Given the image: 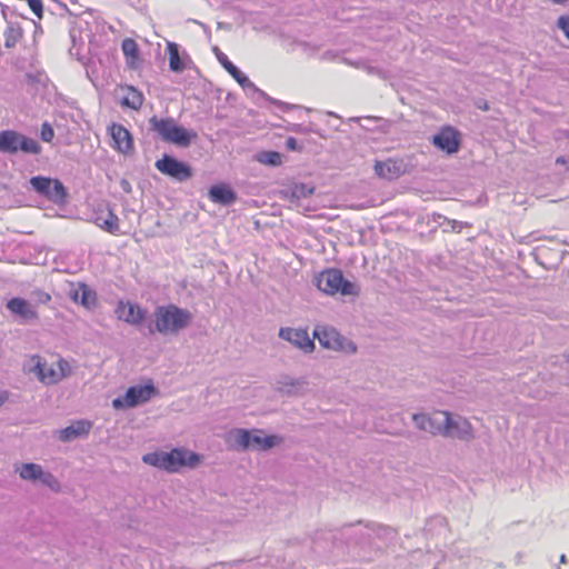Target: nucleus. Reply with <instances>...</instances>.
Listing matches in <instances>:
<instances>
[{"label":"nucleus","mask_w":569,"mask_h":569,"mask_svg":"<svg viewBox=\"0 0 569 569\" xmlns=\"http://www.w3.org/2000/svg\"><path fill=\"white\" fill-rule=\"evenodd\" d=\"M193 319L192 313L177 305L158 306L153 311V323L149 325V333L174 336L187 329Z\"/></svg>","instance_id":"f257e3e1"},{"label":"nucleus","mask_w":569,"mask_h":569,"mask_svg":"<svg viewBox=\"0 0 569 569\" xmlns=\"http://www.w3.org/2000/svg\"><path fill=\"white\" fill-rule=\"evenodd\" d=\"M142 461L168 472H178L183 467L194 469L200 463L201 456L186 448H173L170 451L146 453Z\"/></svg>","instance_id":"f03ea898"},{"label":"nucleus","mask_w":569,"mask_h":569,"mask_svg":"<svg viewBox=\"0 0 569 569\" xmlns=\"http://www.w3.org/2000/svg\"><path fill=\"white\" fill-rule=\"evenodd\" d=\"M412 421L417 429L432 436L455 438L460 436L459 423L455 421L448 411H433L431 413H413Z\"/></svg>","instance_id":"7ed1b4c3"},{"label":"nucleus","mask_w":569,"mask_h":569,"mask_svg":"<svg viewBox=\"0 0 569 569\" xmlns=\"http://www.w3.org/2000/svg\"><path fill=\"white\" fill-rule=\"evenodd\" d=\"M149 126L150 130L156 132L162 141L181 148L189 147L198 137L196 131L178 126L172 118H158L153 116L149 120Z\"/></svg>","instance_id":"20e7f679"},{"label":"nucleus","mask_w":569,"mask_h":569,"mask_svg":"<svg viewBox=\"0 0 569 569\" xmlns=\"http://www.w3.org/2000/svg\"><path fill=\"white\" fill-rule=\"evenodd\" d=\"M317 287L327 295L358 296L360 288L357 283L345 279L340 269L331 268L322 271L317 278Z\"/></svg>","instance_id":"39448f33"},{"label":"nucleus","mask_w":569,"mask_h":569,"mask_svg":"<svg viewBox=\"0 0 569 569\" xmlns=\"http://www.w3.org/2000/svg\"><path fill=\"white\" fill-rule=\"evenodd\" d=\"M31 361L33 362V367L29 370L44 385H56L69 377L72 372L70 363L62 358L50 365L42 360L40 356H33Z\"/></svg>","instance_id":"423d86ee"},{"label":"nucleus","mask_w":569,"mask_h":569,"mask_svg":"<svg viewBox=\"0 0 569 569\" xmlns=\"http://www.w3.org/2000/svg\"><path fill=\"white\" fill-rule=\"evenodd\" d=\"M19 150L26 153L38 154L41 151V146L37 140L13 130L0 132L1 152L16 153Z\"/></svg>","instance_id":"0eeeda50"},{"label":"nucleus","mask_w":569,"mask_h":569,"mask_svg":"<svg viewBox=\"0 0 569 569\" xmlns=\"http://www.w3.org/2000/svg\"><path fill=\"white\" fill-rule=\"evenodd\" d=\"M313 337L318 339L323 348L347 353L357 351V346L351 340L342 337L335 328L318 326L313 331Z\"/></svg>","instance_id":"6e6552de"},{"label":"nucleus","mask_w":569,"mask_h":569,"mask_svg":"<svg viewBox=\"0 0 569 569\" xmlns=\"http://www.w3.org/2000/svg\"><path fill=\"white\" fill-rule=\"evenodd\" d=\"M30 184L37 193L56 204L63 203L68 196L64 186L58 179L36 176L30 179Z\"/></svg>","instance_id":"1a4fd4ad"},{"label":"nucleus","mask_w":569,"mask_h":569,"mask_svg":"<svg viewBox=\"0 0 569 569\" xmlns=\"http://www.w3.org/2000/svg\"><path fill=\"white\" fill-rule=\"evenodd\" d=\"M156 393L157 389L152 383L132 386L126 391L123 397L113 399L112 406L114 409L133 408L149 401Z\"/></svg>","instance_id":"9d476101"},{"label":"nucleus","mask_w":569,"mask_h":569,"mask_svg":"<svg viewBox=\"0 0 569 569\" xmlns=\"http://www.w3.org/2000/svg\"><path fill=\"white\" fill-rule=\"evenodd\" d=\"M154 167L164 176H168L176 181L184 182L192 177L191 167L172 156L163 154V157L156 161Z\"/></svg>","instance_id":"9b49d317"},{"label":"nucleus","mask_w":569,"mask_h":569,"mask_svg":"<svg viewBox=\"0 0 569 569\" xmlns=\"http://www.w3.org/2000/svg\"><path fill=\"white\" fill-rule=\"evenodd\" d=\"M346 528H356V533L359 536L358 542L360 543L369 542L373 537L388 539L393 536V530L390 527L376 522L363 525L362 521H358L356 525H348Z\"/></svg>","instance_id":"f8f14e48"},{"label":"nucleus","mask_w":569,"mask_h":569,"mask_svg":"<svg viewBox=\"0 0 569 569\" xmlns=\"http://www.w3.org/2000/svg\"><path fill=\"white\" fill-rule=\"evenodd\" d=\"M279 337L290 342L296 348H299L305 353H310L315 350V342L309 337L307 329L282 327L279 330Z\"/></svg>","instance_id":"ddd939ff"},{"label":"nucleus","mask_w":569,"mask_h":569,"mask_svg":"<svg viewBox=\"0 0 569 569\" xmlns=\"http://www.w3.org/2000/svg\"><path fill=\"white\" fill-rule=\"evenodd\" d=\"M116 315L119 320H122L131 326H139L146 319L147 311L139 305L132 302H124L120 300L116 308Z\"/></svg>","instance_id":"4468645a"},{"label":"nucleus","mask_w":569,"mask_h":569,"mask_svg":"<svg viewBox=\"0 0 569 569\" xmlns=\"http://www.w3.org/2000/svg\"><path fill=\"white\" fill-rule=\"evenodd\" d=\"M218 61L221 66L232 76V78L244 89H251L256 92H259L264 96V92L260 91L254 83L242 72L240 71L229 59L228 57L219 50V48L213 49Z\"/></svg>","instance_id":"2eb2a0df"},{"label":"nucleus","mask_w":569,"mask_h":569,"mask_svg":"<svg viewBox=\"0 0 569 569\" xmlns=\"http://www.w3.org/2000/svg\"><path fill=\"white\" fill-rule=\"evenodd\" d=\"M432 142L438 149L451 154L459 150V132L451 127H445L432 137Z\"/></svg>","instance_id":"dca6fc26"},{"label":"nucleus","mask_w":569,"mask_h":569,"mask_svg":"<svg viewBox=\"0 0 569 569\" xmlns=\"http://www.w3.org/2000/svg\"><path fill=\"white\" fill-rule=\"evenodd\" d=\"M7 309L26 322L38 319V313L34 307L22 298H11L7 302Z\"/></svg>","instance_id":"f3484780"},{"label":"nucleus","mask_w":569,"mask_h":569,"mask_svg":"<svg viewBox=\"0 0 569 569\" xmlns=\"http://www.w3.org/2000/svg\"><path fill=\"white\" fill-rule=\"evenodd\" d=\"M375 173L380 178L393 180L405 173V164L402 161L393 159L377 161L375 163Z\"/></svg>","instance_id":"a211bd4d"},{"label":"nucleus","mask_w":569,"mask_h":569,"mask_svg":"<svg viewBox=\"0 0 569 569\" xmlns=\"http://www.w3.org/2000/svg\"><path fill=\"white\" fill-rule=\"evenodd\" d=\"M110 133L114 143L113 147L119 152L127 154L133 149L132 137L122 124L113 123L110 127Z\"/></svg>","instance_id":"6ab92c4d"},{"label":"nucleus","mask_w":569,"mask_h":569,"mask_svg":"<svg viewBox=\"0 0 569 569\" xmlns=\"http://www.w3.org/2000/svg\"><path fill=\"white\" fill-rule=\"evenodd\" d=\"M92 423L88 420H78L70 426L58 431V439L62 442H69L80 437L87 436L91 430Z\"/></svg>","instance_id":"aec40b11"},{"label":"nucleus","mask_w":569,"mask_h":569,"mask_svg":"<svg viewBox=\"0 0 569 569\" xmlns=\"http://www.w3.org/2000/svg\"><path fill=\"white\" fill-rule=\"evenodd\" d=\"M208 196L212 202L221 206H231L237 200V193L226 183L213 184Z\"/></svg>","instance_id":"412c9836"},{"label":"nucleus","mask_w":569,"mask_h":569,"mask_svg":"<svg viewBox=\"0 0 569 569\" xmlns=\"http://www.w3.org/2000/svg\"><path fill=\"white\" fill-rule=\"evenodd\" d=\"M167 51L169 54L170 70L177 73L183 72L191 62L189 56L186 52L180 54L179 46L174 42H168Z\"/></svg>","instance_id":"4be33fe9"},{"label":"nucleus","mask_w":569,"mask_h":569,"mask_svg":"<svg viewBox=\"0 0 569 569\" xmlns=\"http://www.w3.org/2000/svg\"><path fill=\"white\" fill-rule=\"evenodd\" d=\"M261 430H256L254 433L250 432V448L258 450H268L281 442L278 436H262Z\"/></svg>","instance_id":"5701e85b"},{"label":"nucleus","mask_w":569,"mask_h":569,"mask_svg":"<svg viewBox=\"0 0 569 569\" xmlns=\"http://www.w3.org/2000/svg\"><path fill=\"white\" fill-rule=\"evenodd\" d=\"M71 298L73 301L81 303L88 309L94 307L97 302L96 293L84 283H79V286L72 290Z\"/></svg>","instance_id":"b1692460"},{"label":"nucleus","mask_w":569,"mask_h":569,"mask_svg":"<svg viewBox=\"0 0 569 569\" xmlns=\"http://www.w3.org/2000/svg\"><path fill=\"white\" fill-rule=\"evenodd\" d=\"M228 443L238 450L250 448V431L242 428L232 429L227 437Z\"/></svg>","instance_id":"393cba45"},{"label":"nucleus","mask_w":569,"mask_h":569,"mask_svg":"<svg viewBox=\"0 0 569 569\" xmlns=\"http://www.w3.org/2000/svg\"><path fill=\"white\" fill-rule=\"evenodd\" d=\"M315 191V187L306 184V183H293L286 191L289 194V199L291 202H298L301 199L308 198Z\"/></svg>","instance_id":"a878e982"},{"label":"nucleus","mask_w":569,"mask_h":569,"mask_svg":"<svg viewBox=\"0 0 569 569\" xmlns=\"http://www.w3.org/2000/svg\"><path fill=\"white\" fill-rule=\"evenodd\" d=\"M42 467L40 465L29 462L22 463L20 468L17 469L19 476L23 480L37 482L42 472Z\"/></svg>","instance_id":"bb28decb"},{"label":"nucleus","mask_w":569,"mask_h":569,"mask_svg":"<svg viewBox=\"0 0 569 569\" xmlns=\"http://www.w3.org/2000/svg\"><path fill=\"white\" fill-rule=\"evenodd\" d=\"M142 103V93L133 87H128L126 96L121 99V104L133 110H138Z\"/></svg>","instance_id":"cd10ccee"},{"label":"nucleus","mask_w":569,"mask_h":569,"mask_svg":"<svg viewBox=\"0 0 569 569\" xmlns=\"http://www.w3.org/2000/svg\"><path fill=\"white\" fill-rule=\"evenodd\" d=\"M96 223L103 230L117 234L119 232V218L111 211L108 210L107 217H97Z\"/></svg>","instance_id":"c85d7f7f"},{"label":"nucleus","mask_w":569,"mask_h":569,"mask_svg":"<svg viewBox=\"0 0 569 569\" xmlns=\"http://www.w3.org/2000/svg\"><path fill=\"white\" fill-rule=\"evenodd\" d=\"M258 161L268 166H279L282 162V156L277 151H263L259 153Z\"/></svg>","instance_id":"c756f323"},{"label":"nucleus","mask_w":569,"mask_h":569,"mask_svg":"<svg viewBox=\"0 0 569 569\" xmlns=\"http://www.w3.org/2000/svg\"><path fill=\"white\" fill-rule=\"evenodd\" d=\"M121 49L127 58L136 60L139 56V48L133 39L127 38L122 41Z\"/></svg>","instance_id":"7c9ffc66"},{"label":"nucleus","mask_w":569,"mask_h":569,"mask_svg":"<svg viewBox=\"0 0 569 569\" xmlns=\"http://www.w3.org/2000/svg\"><path fill=\"white\" fill-rule=\"evenodd\" d=\"M38 481L53 491H58L60 489L59 480L49 471L42 470Z\"/></svg>","instance_id":"2f4dec72"},{"label":"nucleus","mask_w":569,"mask_h":569,"mask_svg":"<svg viewBox=\"0 0 569 569\" xmlns=\"http://www.w3.org/2000/svg\"><path fill=\"white\" fill-rule=\"evenodd\" d=\"M21 37V32L18 28L9 26L4 31V46L6 48H12L16 46Z\"/></svg>","instance_id":"473e14b6"},{"label":"nucleus","mask_w":569,"mask_h":569,"mask_svg":"<svg viewBox=\"0 0 569 569\" xmlns=\"http://www.w3.org/2000/svg\"><path fill=\"white\" fill-rule=\"evenodd\" d=\"M433 528H439L440 531H445L446 530L445 518L437 516V517L429 519L426 523L425 531L427 533H430Z\"/></svg>","instance_id":"72a5a7b5"},{"label":"nucleus","mask_w":569,"mask_h":569,"mask_svg":"<svg viewBox=\"0 0 569 569\" xmlns=\"http://www.w3.org/2000/svg\"><path fill=\"white\" fill-rule=\"evenodd\" d=\"M40 134H41V139L44 142H51L54 137V131L48 122H44L41 126Z\"/></svg>","instance_id":"f704fd0d"},{"label":"nucleus","mask_w":569,"mask_h":569,"mask_svg":"<svg viewBox=\"0 0 569 569\" xmlns=\"http://www.w3.org/2000/svg\"><path fill=\"white\" fill-rule=\"evenodd\" d=\"M356 66L359 67V68L365 69L369 74H377V76H379L381 78L385 77V73H383V71L381 69H379L377 67H373V66H370L367 62H358Z\"/></svg>","instance_id":"c9c22d12"},{"label":"nucleus","mask_w":569,"mask_h":569,"mask_svg":"<svg viewBox=\"0 0 569 569\" xmlns=\"http://www.w3.org/2000/svg\"><path fill=\"white\" fill-rule=\"evenodd\" d=\"M558 27L563 31L566 38L569 40V17H560L558 19Z\"/></svg>","instance_id":"e433bc0d"},{"label":"nucleus","mask_w":569,"mask_h":569,"mask_svg":"<svg viewBox=\"0 0 569 569\" xmlns=\"http://www.w3.org/2000/svg\"><path fill=\"white\" fill-rule=\"evenodd\" d=\"M38 303L46 305L51 300V296L44 291L37 290L33 292Z\"/></svg>","instance_id":"4c0bfd02"},{"label":"nucleus","mask_w":569,"mask_h":569,"mask_svg":"<svg viewBox=\"0 0 569 569\" xmlns=\"http://www.w3.org/2000/svg\"><path fill=\"white\" fill-rule=\"evenodd\" d=\"M268 100L276 104L277 107H279L282 111H288V110H291L293 108H296V106L293 104H290V103H287V102H283V101H280V100H277V99H273V98H269L268 97Z\"/></svg>","instance_id":"58836bf2"},{"label":"nucleus","mask_w":569,"mask_h":569,"mask_svg":"<svg viewBox=\"0 0 569 569\" xmlns=\"http://www.w3.org/2000/svg\"><path fill=\"white\" fill-rule=\"evenodd\" d=\"M70 38L72 40V47L70 48V54L72 56H79L80 54V50L79 48L77 47V36H76V31L74 29H72L70 31Z\"/></svg>","instance_id":"ea45409f"},{"label":"nucleus","mask_w":569,"mask_h":569,"mask_svg":"<svg viewBox=\"0 0 569 569\" xmlns=\"http://www.w3.org/2000/svg\"><path fill=\"white\" fill-rule=\"evenodd\" d=\"M31 10L39 17H42V10H43V2H28Z\"/></svg>","instance_id":"a19ab883"},{"label":"nucleus","mask_w":569,"mask_h":569,"mask_svg":"<svg viewBox=\"0 0 569 569\" xmlns=\"http://www.w3.org/2000/svg\"><path fill=\"white\" fill-rule=\"evenodd\" d=\"M286 147L288 150H292V151H296V150H299L300 147L298 146V141L296 138L293 137H289L286 141Z\"/></svg>","instance_id":"79ce46f5"},{"label":"nucleus","mask_w":569,"mask_h":569,"mask_svg":"<svg viewBox=\"0 0 569 569\" xmlns=\"http://www.w3.org/2000/svg\"><path fill=\"white\" fill-rule=\"evenodd\" d=\"M120 186H121V189H122L124 192H127V193L131 192V184H130V182H129L128 180L122 179V180L120 181Z\"/></svg>","instance_id":"37998d69"},{"label":"nucleus","mask_w":569,"mask_h":569,"mask_svg":"<svg viewBox=\"0 0 569 569\" xmlns=\"http://www.w3.org/2000/svg\"><path fill=\"white\" fill-rule=\"evenodd\" d=\"M9 398L8 391H0V406H2Z\"/></svg>","instance_id":"c03bdc74"},{"label":"nucleus","mask_w":569,"mask_h":569,"mask_svg":"<svg viewBox=\"0 0 569 569\" xmlns=\"http://www.w3.org/2000/svg\"><path fill=\"white\" fill-rule=\"evenodd\" d=\"M566 161L562 157H559L556 159V163H560V164H563Z\"/></svg>","instance_id":"a18cd8bd"},{"label":"nucleus","mask_w":569,"mask_h":569,"mask_svg":"<svg viewBox=\"0 0 569 569\" xmlns=\"http://www.w3.org/2000/svg\"><path fill=\"white\" fill-rule=\"evenodd\" d=\"M61 7H63L70 14H73L67 7L66 4L62 2V1H59L58 2Z\"/></svg>","instance_id":"49530a36"},{"label":"nucleus","mask_w":569,"mask_h":569,"mask_svg":"<svg viewBox=\"0 0 569 569\" xmlns=\"http://www.w3.org/2000/svg\"><path fill=\"white\" fill-rule=\"evenodd\" d=\"M295 131L296 132H303L302 129H301V126H296Z\"/></svg>","instance_id":"de8ad7c7"},{"label":"nucleus","mask_w":569,"mask_h":569,"mask_svg":"<svg viewBox=\"0 0 569 569\" xmlns=\"http://www.w3.org/2000/svg\"><path fill=\"white\" fill-rule=\"evenodd\" d=\"M286 386H295L293 380H290L289 382H286Z\"/></svg>","instance_id":"09e8293b"},{"label":"nucleus","mask_w":569,"mask_h":569,"mask_svg":"<svg viewBox=\"0 0 569 569\" xmlns=\"http://www.w3.org/2000/svg\"><path fill=\"white\" fill-rule=\"evenodd\" d=\"M561 562H566V556L562 555L561 558H560Z\"/></svg>","instance_id":"8fccbe9b"},{"label":"nucleus","mask_w":569,"mask_h":569,"mask_svg":"<svg viewBox=\"0 0 569 569\" xmlns=\"http://www.w3.org/2000/svg\"><path fill=\"white\" fill-rule=\"evenodd\" d=\"M457 223H458V226H459V230H460V229L462 228V224H460L459 222H457Z\"/></svg>","instance_id":"3c124183"}]
</instances>
